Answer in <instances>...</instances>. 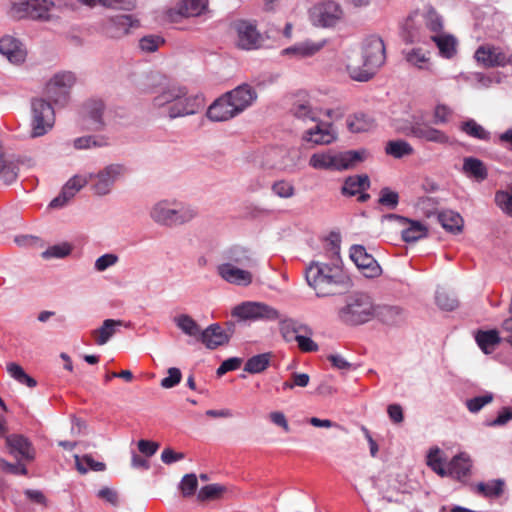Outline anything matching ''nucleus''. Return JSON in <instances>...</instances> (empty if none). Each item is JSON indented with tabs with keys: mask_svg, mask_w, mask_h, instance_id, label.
<instances>
[{
	"mask_svg": "<svg viewBox=\"0 0 512 512\" xmlns=\"http://www.w3.org/2000/svg\"><path fill=\"white\" fill-rule=\"evenodd\" d=\"M401 36L406 43L433 42L442 57L448 58V33L442 17L432 7L426 11H414L405 20Z\"/></svg>",
	"mask_w": 512,
	"mask_h": 512,
	"instance_id": "f257e3e1",
	"label": "nucleus"
},
{
	"mask_svg": "<svg viewBox=\"0 0 512 512\" xmlns=\"http://www.w3.org/2000/svg\"><path fill=\"white\" fill-rule=\"evenodd\" d=\"M305 278L318 297L340 294L346 288V277L336 262L312 261L305 270Z\"/></svg>",
	"mask_w": 512,
	"mask_h": 512,
	"instance_id": "f03ea898",
	"label": "nucleus"
},
{
	"mask_svg": "<svg viewBox=\"0 0 512 512\" xmlns=\"http://www.w3.org/2000/svg\"><path fill=\"white\" fill-rule=\"evenodd\" d=\"M185 87L171 85L153 98L155 108L167 109V116L170 119L192 115L198 112L202 103L197 96H187Z\"/></svg>",
	"mask_w": 512,
	"mask_h": 512,
	"instance_id": "7ed1b4c3",
	"label": "nucleus"
},
{
	"mask_svg": "<svg viewBox=\"0 0 512 512\" xmlns=\"http://www.w3.org/2000/svg\"><path fill=\"white\" fill-rule=\"evenodd\" d=\"M363 67L349 64L347 66L353 80L366 82L370 80L377 68L385 61V46L383 40L375 35L369 36L363 43Z\"/></svg>",
	"mask_w": 512,
	"mask_h": 512,
	"instance_id": "20e7f679",
	"label": "nucleus"
},
{
	"mask_svg": "<svg viewBox=\"0 0 512 512\" xmlns=\"http://www.w3.org/2000/svg\"><path fill=\"white\" fill-rule=\"evenodd\" d=\"M365 159V151L350 150L345 152L314 153L309 159V165L319 170H349Z\"/></svg>",
	"mask_w": 512,
	"mask_h": 512,
	"instance_id": "39448f33",
	"label": "nucleus"
},
{
	"mask_svg": "<svg viewBox=\"0 0 512 512\" xmlns=\"http://www.w3.org/2000/svg\"><path fill=\"white\" fill-rule=\"evenodd\" d=\"M150 216L160 225L176 226L191 221L196 216V211L176 201L162 200L152 207Z\"/></svg>",
	"mask_w": 512,
	"mask_h": 512,
	"instance_id": "423d86ee",
	"label": "nucleus"
},
{
	"mask_svg": "<svg viewBox=\"0 0 512 512\" xmlns=\"http://www.w3.org/2000/svg\"><path fill=\"white\" fill-rule=\"evenodd\" d=\"M374 313L375 307L371 297L365 293H357L340 309L339 317L346 324L360 325L370 321Z\"/></svg>",
	"mask_w": 512,
	"mask_h": 512,
	"instance_id": "0eeeda50",
	"label": "nucleus"
},
{
	"mask_svg": "<svg viewBox=\"0 0 512 512\" xmlns=\"http://www.w3.org/2000/svg\"><path fill=\"white\" fill-rule=\"evenodd\" d=\"M311 23L320 28H334L344 18L342 6L332 0L315 4L309 11Z\"/></svg>",
	"mask_w": 512,
	"mask_h": 512,
	"instance_id": "6e6552de",
	"label": "nucleus"
},
{
	"mask_svg": "<svg viewBox=\"0 0 512 512\" xmlns=\"http://www.w3.org/2000/svg\"><path fill=\"white\" fill-rule=\"evenodd\" d=\"M31 136L41 137L50 131L55 123V113L51 104L44 99L35 98L31 102Z\"/></svg>",
	"mask_w": 512,
	"mask_h": 512,
	"instance_id": "1a4fd4ad",
	"label": "nucleus"
},
{
	"mask_svg": "<svg viewBox=\"0 0 512 512\" xmlns=\"http://www.w3.org/2000/svg\"><path fill=\"white\" fill-rule=\"evenodd\" d=\"M55 5L49 0H29L14 3L10 9V16L15 19L31 18L34 20H49Z\"/></svg>",
	"mask_w": 512,
	"mask_h": 512,
	"instance_id": "9d476101",
	"label": "nucleus"
},
{
	"mask_svg": "<svg viewBox=\"0 0 512 512\" xmlns=\"http://www.w3.org/2000/svg\"><path fill=\"white\" fill-rule=\"evenodd\" d=\"M232 315L241 320L250 321H274L280 318V314L274 307L256 301H246L232 310Z\"/></svg>",
	"mask_w": 512,
	"mask_h": 512,
	"instance_id": "9b49d317",
	"label": "nucleus"
},
{
	"mask_svg": "<svg viewBox=\"0 0 512 512\" xmlns=\"http://www.w3.org/2000/svg\"><path fill=\"white\" fill-rule=\"evenodd\" d=\"M75 77L71 72L56 74L46 85V94L55 104L65 105L69 98V89Z\"/></svg>",
	"mask_w": 512,
	"mask_h": 512,
	"instance_id": "f8f14e48",
	"label": "nucleus"
},
{
	"mask_svg": "<svg viewBox=\"0 0 512 512\" xmlns=\"http://www.w3.org/2000/svg\"><path fill=\"white\" fill-rule=\"evenodd\" d=\"M233 29L237 33L236 45L238 48L253 50L261 46L262 38L254 24L239 20L233 23Z\"/></svg>",
	"mask_w": 512,
	"mask_h": 512,
	"instance_id": "ddd939ff",
	"label": "nucleus"
},
{
	"mask_svg": "<svg viewBox=\"0 0 512 512\" xmlns=\"http://www.w3.org/2000/svg\"><path fill=\"white\" fill-rule=\"evenodd\" d=\"M402 131L408 136H414L430 142L445 143L447 140L444 132L429 126L416 116L413 117L407 126L402 128Z\"/></svg>",
	"mask_w": 512,
	"mask_h": 512,
	"instance_id": "4468645a",
	"label": "nucleus"
},
{
	"mask_svg": "<svg viewBox=\"0 0 512 512\" xmlns=\"http://www.w3.org/2000/svg\"><path fill=\"white\" fill-rule=\"evenodd\" d=\"M350 258L365 277L374 278L382 272L375 258L362 245H353L350 248Z\"/></svg>",
	"mask_w": 512,
	"mask_h": 512,
	"instance_id": "2eb2a0df",
	"label": "nucleus"
},
{
	"mask_svg": "<svg viewBox=\"0 0 512 512\" xmlns=\"http://www.w3.org/2000/svg\"><path fill=\"white\" fill-rule=\"evenodd\" d=\"M139 21L131 15H117L107 19L102 25L106 37L119 39L129 34L130 28L138 27Z\"/></svg>",
	"mask_w": 512,
	"mask_h": 512,
	"instance_id": "dca6fc26",
	"label": "nucleus"
},
{
	"mask_svg": "<svg viewBox=\"0 0 512 512\" xmlns=\"http://www.w3.org/2000/svg\"><path fill=\"white\" fill-rule=\"evenodd\" d=\"M125 171L123 165L111 164L105 167L102 171L94 176L95 183L92 185V190L97 195H106L110 192L115 180L121 176ZM93 178V175H92Z\"/></svg>",
	"mask_w": 512,
	"mask_h": 512,
	"instance_id": "f3484780",
	"label": "nucleus"
},
{
	"mask_svg": "<svg viewBox=\"0 0 512 512\" xmlns=\"http://www.w3.org/2000/svg\"><path fill=\"white\" fill-rule=\"evenodd\" d=\"M236 115L242 113L257 99L256 91L249 84H242L226 93Z\"/></svg>",
	"mask_w": 512,
	"mask_h": 512,
	"instance_id": "a211bd4d",
	"label": "nucleus"
},
{
	"mask_svg": "<svg viewBox=\"0 0 512 512\" xmlns=\"http://www.w3.org/2000/svg\"><path fill=\"white\" fill-rule=\"evenodd\" d=\"M217 272L225 281L238 285L248 286L252 283L253 275L247 269L238 267L232 263H223L217 267Z\"/></svg>",
	"mask_w": 512,
	"mask_h": 512,
	"instance_id": "6ab92c4d",
	"label": "nucleus"
},
{
	"mask_svg": "<svg viewBox=\"0 0 512 512\" xmlns=\"http://www.w3.org/2000/svg\"><path fill=\"white\" fill-rule=\"evenodd\" d=\"M337 138L336 131L330 123H317L313 128L308 129L303 134V140L315 145H328Z\"/></svg>",
	"mask_w": 512,
	"mask_h": 512,
	"instance_id": "aec40b11",
	"label": "nucleus"
},
{
	"mask_svg": "<svg viewBox=\"0 0 512 512\" xmlns=\"http://www.w3.org/2000/svg\"><path fill=\"white\" fill-rule=\"evenodd\" d=\"M475 59L486 68L505 66L508 63L505 53L500 48L490 45L480 46L475 52Z\"/></svg>",
	"mask_w": 512,
	"mask_h": 512,
	"instance_id": "412c9836",
	"label": "nucleus"
},
{
	"mask_svg": "<svg viewBox=\"0 0 512 512\" xmlns=\"http://www.w3.org/2000/svg\"><path fill=\"white\" fill-rule=\"evenodd\" d=\"M388 220L398 221L399 224L405 226L402 230V240L407 243L416 242L417 240L426 236V228L418 221H413L403 216L396 214H388L385 216Z\"/></svg>",
	"mask_w": 512,
	"mask_h": 512,
	"instance_id": "4be33fe9",
	"label": "nucleus"
},
{
	"mask_svg": "<svg viewBox=\"0 0 512 512\" xmlns=\"http://www.w3.org/2000/svg\"><path fill=\"white\" fill-rule=\"evenodd\" d=\"M0 53L13 64H20L26 58V50L22 43L9 35L0 38Z\"/></svg>",
	"mask_w": 512,
	"mask_h": 512,
	"instance_id": "5701e85b",
	"label": "nucleus"
},
{
	"mask_svg": "<svg viewBox=\"0 0 512 512\" xmlns=\"http://www.w3.org/2000/svg\"><path fill=\"white\" fill-rule=\"evenodd\" d=\"M237 116L226 93L215 100L207 110V117L216 122L228 121Z\"/></svg>",
	"mask_w": 512,
	"mask_h": 512,
	"instance_id": "b1692460",
	"label": "nucleus"
},
{
	"mask_svg": "<svg viewBox=\"0 0 512 512\" xmlns=\"http://www.w3.org/2000/svg\"><path fill=\"white\" fill-rule=\"evenodd\" d=\"M201 342L206 348L214 350L219 346L225 345L229 342L230 336L219 324H211L203 330L201 334Z\"/></svg>",
	"mask_w": 512,
	"mask_h": 512,
	"instance_id": "393cba45",
	"label": "nucleus"
},
{
	"mask_svg": "<svg viewBox=\"0 0 512 512\" xmlns=\"http://www.w3.org/2000/svg\"><path fill=\"white\" fill-rule=\"evenodd\" d=\"M472 474V460L469 454L462 452L450 460V476L465 483Z\"/></svg>",
	"mask_w": 512,
	"mask_h": 512,
	"instance_id": "a878e982",
	"label": "nucleus"
},
{
	"mask_svg": "<svg viewBox=\"0 0 512 512\" xmlns=\"http://www.w3.org/2000/svg\"><path fill=\"white\" fill-rule=\"evenodd\" d=\"M289 154L286 148H270L265 152L263 164L271 169H286L293 165Z\"/></svg>",
	"mask_w": 512,
	"mask_h": 512,
	"instance_id": "bb28decb",
	"label": "nucleus"
},
{
	"mask_svg": "<svg viewBox=\"0 0 512 512\" xmlns=\"http://www.w3.org/2000/svg\"><path fill=\"white\" fill-rule=\"evenodd\" d=\"M227 263H232L235 266L250 268L255 265L253 252L243 246L234 245L225 252Z\"/></svg>",
	"mask_w": 512,
	"mask_h": 512,
	"instance_id": "cd10ccee",
	"label": "nucleus"
},
{
	"mask_svg": "<svg viewBox=\"0 0 512 512\" xmlns=\"http://www.w3.org/2000/svg\"><path fill=\"white\" fill-rule=\"evenodd\" d=\"M6 443L14 456H20L29 461L34 459V449L28 439L22 435H10L6 438Z\"/></svg>",
	"mask_w": 512,
	"mask_h": 512,
	"instance_id": "c85d7f7f",
	"label": "nucleus"
},
{
	"mask_svg": "<svg viewBox=\"0 0 512 512\" xmlns=\"http://www.w3.org/2000/svg\"><path fill=\"white\" fill-rule=\"evenodd\" d=\"M122 320L106 319L101 327L91 332L95 343L99 346L106 344L115 335L117 328L123 326Z\"/></svg>",
	"mask_w": 512,
	"mask_h": 512,
	"instance_id": "c756f323",
	"label": "nucleus"
},
{
	"mask_svg": "<svg viewBox=\"0 0 512 512\" xmlns=\"http://www.w3.org/2000/svg\"><path fill=\"white\" fill-rule=\"evenodd\" d=\"M370 179L368 175H354L349 176L345 179L344 184L341 188V193L344 196H355L358 193L369 189Z\"/></svg>",
	"mask_w": 512,
	"mask_h": 512,
	"instance_id": "7c9ffc66",
	"label": "nucleus"
},
{
	"mask_svg": "<svg viewBox=\"0 0 512 512\" xmlns=\"http://www.w3.org/2000/svg\"><path fill=\"white\" fill-rule=\"evenodd\" d=\"M324 46V42L305 41L286 48L282 51L283 55H290L298 58L311 57L319 52Z\"/></svg>",
	"mask_w": 512,
	"mask_h": 512,
	"instance_id": "2f4dec72",
	"label": "nucleus"
},
{
	"mask_svg": "<svg viewBox=\"0 0 512 512\" xmlns=\"http://www.w3.org/2000/svg\"><path fill=\"white\" fill-rule=\"evenodd\" d=\"M87 118L90 121L88 128L91 130L102 129L104 123L102 121V114L104 104L101 100H90L85 104Z\"/></svg>",
	"mask_w": 512,
	"mask_h": 512,
	"instance_id": "473e14b6",
	"label": "nucleus"
},
{
	"mask_svg": "<svg viewBox=\"0 0 512 512\" xmlns=\"http://www.w3.org/2000/svg\"><path fill=\"white\" fill-rule=\"evenodd\" d=\"M174 323L184 334L200 341L203 330L191 316L180 314L174 318Z\"/></svg>",
	"mask_w": 512,
	"mask_h": 512,
	"instance_id": "72a5a7b5",
	"label": "nucleus"
},
{
	"mask_svg": "<svg viewBox=\"0 0 512 512\" xmlns=\"http://www.w3.org/2000/svg\"><path fill=\"white\" fill-rule=\"evenodd\" d=\"M374 126V119L364 113H355L347 118V127L353 133L368 132Z\"/></svg>",
	"mask_w": 512,
	"mask_h": 512,
	"instance_id": "f704fd0d",
	"label": "nucleus"
},
{
	"mask_svg": "<svg viewBox=\"0 0 512 512\" xmlns=\"http://www.w3.org/2000/svg\"><path fill=\"white\" fill-rule=\"evenodd\" d=\"M208 8V0H181L178 13L184 17H196Z\"/></svg>",
	"mask_w": 512,
	"mask_h": 512,
	"instance_id": "c9c22d12",
	"label": "nucleus"
},
{
	"mask_svg": "<svg viewBox=\"0 0 512 512\" xmlns=\"http://www.w3.org/2000/svg\"><path fill=\"white\" fill-rule=\"evenodd\" d=\"M475 340L480 349L486 353H491L500 343V337L497 330L478 331Z\"/></svg>",
	"mask_w": 512,
	"mask_h": 512,
	"instance_id": "e433bc0d",
	"label": "nucleus"
},
{
	"mask_svg": "<svg viewBox=\"0 0 512 512\" xmlns=\"http://www.w3.org/2000/svg\"><path fill=\"white\" fill-rule=\"evenodd\" d=\"M463 171L466 175L475 178L477 181H483L488 176L484 163L474 157L464 159Z\"/></svg>",
	"mask_w": 512,
	"mask_h": 512,
	"instance_id": "4c0bfd02",
	"label": "nucleus"
},
{
	"mask_svg": "<svg viewBox=\"0 0 512 512\" xmlns=\"http://www.w3.org/2000/svg\"><path fill=\"white\" fill-rule=\"evenodd\" d=\"M18 166L13 162L4 158L2 148H0V178L5 184H11L18 177Z\"/></svg>",
	"mask_w": 512,
	"mask_h": 512,
	"instance_id": "58836bf2",
	"label": "nucleus"
},
{
	"mask_svg": "<svg viewBox=\"0 0 512 512\" xmlns=\"http://www.w3.org/2000/svg\"><path fill=\"white\" fill-rule=\"evenodd\" d=\"M270 360V353L255 355L247 360L244 366V371L251 374L261 373L268 368Z\"/></svg>",
	"mask_w": 512,
	"mask_h": 512,
	"instance_id": "ea45409f",
	"label": "nucleus"
},
{
	"mask_svg": "<svg viewBox=\"0 0 512 512\" xmlns=\"http://www.w3.org/2000/svg\"><path fill=\"white\" fill-rule=\"evenodd\" d=\"M504 481L501 479L491 480L489 482H480L476 485L477 493L485 497H499L504 490Z\"/></svg>",
	"mask_w": 512,
	"mask_h": 512,
	"instance_id": "a19ab883",
	"label": "nucleus"
},
{
	"mask_svg": "<svg viewBox=\"0 0 512 512\" xmlns=\"http://www.w3.org/2000/svg\"><path fill=\"white\" fill-rule=\"evenodd\" d=\"M84 4L95 6L101 4L108 8L130 11L135 7V0H81Z\"/></svg>",
	"mask_w": 512,
	"mask_h": 512,
	"instance_id": "79ce46f5",
	"label": "nucleus"
},
{
	"mask_svg": "<svg viewBox=\"0 0 512 512\" xmlns=\"http://www.w3.org/2000/svg\"><path fill=\"white\" fill-rule=\"evenodd\" d=\"M385 151L388 155L395 158H401L406 155H411L413 153V148L408 142L397 140L389 141L386 145Z\"/></svg>",
	"mask_w": 512,
	"mask_h": 512,
	"instance_id": "37998d69",
	"label": "nucleus"
},
{
	"mask_svg": "<svg viewBox=\"0 0 512 512\" xmlns=\"http://www.w3.org/2000/svg\"><path fill=\"white\" fill-rule=\"evenodd\" d=\"M280 330L287 341H296V337L300 336L299 333L302 330H307V328L292 319H288L281 322Z\"/></svg>",
	"mask_w": 512,
	"mask_h": 512,
	"instance_id": "c03bdc74",
	"label": "nucleus"
},
{
	"mask_svg": "<svg viewBox=\"0 0 512 512\" xmlns=\"http://www.w3.org/2000/svg\"><path fill=\"white\" fill-rule=\"evenodd\" d=\"M75 460L76 467L82 474L86 473L88 469L94 471H103L105 469V464L103 462L95 461L90 455H85L82 458L76 456Z\"/></svg>",
	"mask_w": 512,
	"mask_h": 512,
	"instance_id": "a18cd8bd",
	"label": "nucleus"
},
{
	"mask_svg": "<svg viewBox=\"0 0 512 512\" xmlns=\"http://www.w3.org/2000/svg\"><path fill=\"white\" fill-rule=\"evenodd\" d=\"M378 203L390 209H395L399 203V195L388 187L380 190Z\"/></svg>",
	"mask_w": 512,
	"mask_h": 512,
	"instance_id": "49530a36",
	"label": "nucleus"
},
{
	"mask_svg": "<svg viewBox=\"0 0 512 512\" xmlns=\"http://www.w3.org/2000/svg\"><path fill=\"white\" fill-rule=\"evenodd\" d=\"M405 59L411 65L423 69L429 61V58L420 48H414L405 54Z\"/></svg>",
	"mask_w": 512,
	"mask_h": 512,
	"instance_id": "de8ad7c7",
	"label": "nucleus"
},
{
	"mask_svg": "<svg viewBox=\"0 0 512 512\" xmlns=\"http://www.w3.org/2000/svg\"><path fill=\"white\" fill-rule=\"evenodd\" d=\"M427 464L433 471L438 473L441 476L446 475V471L444 469V463L440 456V450L438 448L430 449L427 456Z\"/></svg>",
	"mask_w": 512,
	"mask_h": 512,
	"instance_id": "09e8293b",
	"label": "nucleus"
},
{
	"mask_svg": "<svg viewBox=\"0 0 512 512\" xmlns=\"http://www.w3.org/2000/svg\"><path fill=\"white\" fill-rule=\"evenodd\" d=\"M461 130L477 139L486 140L488 138V134L484 128L477 124L474 120H468L462 123Z\"/></svg>",
	"mask_w": 512,
	"mask_h": 512,
	"instance_id": "8fccbe9b",
	"label": "nucleus"
},
{
	"mask_svg": "<svg viewBox=\"0 0 512 512\" xmlns=\"http://www.w3.org/2000/svg\"><path fill=\"white\" fill-rule=\"evenodd\" d=\"M272 191L280 198H291L295 194L294 185L286 180H279L273 183Z\"/></svg>",
	"mask_w": 512,
	"mask_h": 512,
	"instance_id": "3c124183",
	"label": "nucleus"
},
{
	"mask_svg": "<svg viewBox=\"0 0 512 512\" xmlns=\"http://www.w3.org/2000/svg\"><path fill=\"white\" fill-rule=\"evenodd\" d=\"M225 491V487L219 484H209L202 487L199 491L201 500H211L219 498Z\"/></svg>",
	"mask_w": 512,
	"mask_h": 512,
	"instance_id": "603ef678",
	"label": "nucleus"
},
{
	"mask_svg": "<svg viewBox=\"0 0 512 512\" xmlns=\"http://www.w3.org/2000/svg\"><path fill=\"white\" fill-rule=\"evenodd\" d=\"M71 252V246L67 243L58 244L49 247L47 250L42 252L41 256L44 259H50V258H63L67 255H69Z\"/></svg>",
	"mask_w": 512,
	"mask_h": 512,
	"instance_id": "864d4df0",
	"label": "nucleus"
},
{
	"mask_svg": "<svg viewBox=\"0 0 512 512\" xmlns=\"http://www.w3.org/2000/svg\"><path fill=\"white\" fill-rule=\"evenodd\" d=\"M497 206L507 215L512 217V195L507 191H497L495 194Z\"/></svg>",
	"mask_w": 512,
	"mask_h": 512,
	"instance_id": "5fc2aeb1",
	"label": "nucleus"
},
{
	"mask_svg": "<svg viewBox=\"0 0 512 512\" xmlns=\"http://www.w3.org/2000/svg\"><path fill=\"white\" fill-rule=\"evenodd\" d=\"M492 401L493 395L491 393H487L485 395L477 396L467 400L466 405L470 412L476 413L480 411L485 405L491 403Z\"/></svg>",
	"mask_w": 512,
	"mask_h": 512,
	"instance_id": "6e6d98bb",
	"label": "nucleus"
},
{
	"mask_svg": "<svg viewBox=\"0 0 512 512\" xmlns=\"http://www.w3.org/2000/svg\"><path fill=\"white\" fill-rule=\"evenodd\" d=\"M76 193L77 192L74 191L73 187H71L68 183H66L64 185V187L62 188L61 194L59 196H57L56 198H54L50 202V207H52V208L62 207L63 205H65L67 203L68 200L73 198Z\"/></svg>",
	"mask_w": 512,
	"mask_h": 512,
	"instance_id": "4d7b16f0",
	"label": "nucleus"
},
{
	"mask_svg": "<svg viewBox=\"0 0 512 512\" xmlns=\"http://www.w3.org/2000/svg\"><path fill=\"white\" fill-rule=\"evenodd\" d=\"M168 376L161 380V387L170 389L178 385L182 379V373L179 368L171 367L168 369Z\"/></svg>",
	"mask_w": 512,
	"mask_h": 512,
	"instance_id": "13d9d810",
	"label": "nucleus"
},
{
	"mask_svg": "<svg viewBox=\"0 0 512 512\" xmlns=\"http://www.w3.org/2000/svg\"><path fill=\"white\" fill-rule=\"evenodd\" d=\"M198 487L195 474H186L181 481L180 488L184 496H192Z\"/></svg>",
	"mask_w": 512,
	"mask_h": 512,
	"instance_id": "bf43d9fd",
	"label": "nucleus"
},
{
	"mask_svg": "<svg viewBox=\"0 0 512 512\" xmlns=\"http://www.w3.org/2000/svg\"><path fill=\"white\" fill-rule=\"evenodd\" d=\"M164 40L159 36H145L139 41L141 50L146 52H154L158 49L160 44H163Z\"/></svg>",
	"mask_w": 512,
	"mask_h": 512,
	"instance_id": "052dcab7",
	"label": "nucleus"
},
{
	"mask_svg": "<svg viewBox=\"0 0 512 512\" xmlns=\"http://www.w3.org/2000/svg\"><path fill=\"white\" fill-rule=\"evenodd\" d=\"M326 252L331 262H336L339 264L340 262V240L335 238H329L325 245Z\"/></svg>",
	"mask_w": 512,
	"mask_h": 512,
	"instance_id": "680f3d73",
	"label": "nucleus"
},
{
	"mask_svg": "<svg viewBox=\"0 0 512 512\" xmlns=\"http://www.w3.org/2000/svg\"><path fill=\"white\" fill-rule=\"evenodd\" d=\"M105 144H106V142L104 141L103 138H101L100 141H98L93 136L79 137L74 140V147L76 149H87V148H91V147L103 146Z\"/></svg>",
	"mask_w": 512,
	"mask_h": 512,
	"instance_id": "e2e57ef3",
	"label": "nucleus"
},
{
	"mask_svg": "<svg viewBox=\"0 0 512 512\" xmlns=\"http://www.w3.org/2000/svg\"><path fill=\"white\" fill-rule=\"evenodd\" d=\"M118 261V256L112 253H107L100 256L95 262V269L99 272L115 265Z\"/></svg>",
	"mask_w": 512,
	"mask_h": 512,
	"instance_id": "0e129e2a",
	"label": "nucleus"
},
{
	"mask_svg": "<svg viewBox=\"0 0 512 512\" xmlns=\"http://www.w3.org/2000/svg\"><path fill=\"white\" fill-rule=\"evenodd\" d=\"M293 114L295 117L302 120H311L315 121L316 116L313 110L307 104H296L293 107Z\"/></svg>",
	"mask_w": 512,
	"mask_h": 512,
	"instance_id": "69168bd1",
	"label": "nucleus"
},
{
	"mask_svg": "<svg viewBox=\"0 0 512 512\" xmlns=\"http://www.w3.org/2000/svg\"><path fill=\"white\" fill-rule=\"evenodd\" d=\"M241 364H242V360L240 358H237V357L229 358V359L223 361L222 364L218 367L217 375L222 376L229 371L236 370V369L240 368Z\"/></svg>",
	"mask_w": 512,
	"mask_h": 512,
	"instance_id": "338daca9",
	"label": "nucleus"
},
{
	"mask_svg": "<svg viewBox=\"0 0 512 512\" xmlns=\"http://www.w3.org/2000/svg\"><path fill=\"white\" fill-rule=\"evenodd\" d=\"M512 420V406L509 407H503L499 413L498 416L490 422L489 426H503L509 421Z\"/></svg>",
	"mask_w": 512,
	"mask_h": 512,
	"instance_id": "774afa93",
	"label": "nucleus"
}]
</instances>
